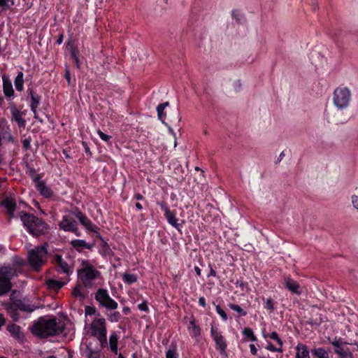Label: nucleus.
Segmentation results:
<instances>
[{
	"label": "nucleus",
	"mask_w": 358,
	"mask_h": 358,
	"mask_svg": "<svg viewBox=\"0 0 358 358\" xmlns=\"http://www.w3.org/2000/svg\"><path fill=\"white\" fill-rule=\"evenodd\" d=\"M63 329L64 324L57 322L55 318H40L31 328L33 334L43 338L57 335L62 333Z\"/></svg>",
	"instance_id": "f257e3e1"
},
{
	"label": "nucleus",
	"mask_w": 358,
	"mask_h": 358,
	"mask_svg": "<svg viewBox=\"0 0 358 358\" xmlns=\"http://www.w3.org/2000/svg\"><path fill=\"white\" fill-rule=\"evenodd\" d=\"M20 217L27 230L34 236L45 234L48 230L47 224L33 214L20 213Z\"/></svg>",
	"instance_id": "f03ea898"
},
{
	"label": "nucleus",
	"mask_w": 358,
	"mask_h": 358,
	"mask_svg": "<svg viewBox=\"0 0 358 358\" xmlns=\"http://www.w3.org/2000/svg\"><path fill=\"white\" fill-rule=\"evenodd\" d=\"M47 244L36 247L28 252V262L36 271H38L45 264L48 258Z\"/></svg>",
	"instance_id": "7ed1b4c3"
},
{
	"label": "nucleus",
	"mask_w": 358,
	"mask_h": 358,
	"mask_svg": "<svg viewBox=\"0 0 358 358\" xmlns=\"http://www.w3.org/2000/svg\"><path fill=\"white\" fill-rule=\"evenodd\" d=\"M17 275L15 268L13 266L0 267V296L6 294L11 289L10 280Z\"/></svg>",
	"instance_id": "20e7f679"
},
{
	"label": "nucleus",
	"mask_w": 358,
	"mask_h": 358,
	"mask_svg": "<svg viewBox=\"0 0 358 358\" xmlns=\"http://www.w3.org/2000/svg\"><path fill=\"white\" fill-rule=\"evenodd\" d=\"M100 273L92 266L87 265L78 271L79 280L85 287H90L94 280L99 277Z\"/></svg>",
	"instance_id": "39448f33"
},
{
	"label": "nucleus",
	"mask_w": 358,
	"mask_h": 358,
	"mask_svg": "<svg viewBox=\"0 0 358 358\" xmlns=\"http://www.w3.org/2000/svg\"><path fill=\"white\" fill-rule=\"evenodd\" d=\"M350 100V92L347 87H338L334 92V103L339 109L346 108Z\"/></svg>",
	"instance_id": "423d86ee"
},
{
	"label": "nucleus",
	"mask_w": 358,
	"mask_h": 358,
	"mask_svg": "<svg viewBox=\"0 0 358 358\" xmlns=\"http://www.w3.org/2000/svg\"><path fill=\"white\" fill-rule=\"evenodd\" d=\"M105 323L104 319L99 318L94 320L91 326L93 336L98 338L101 345L106 342V329Z\"/></svg>",
	"instance_id": "0eeeda50"
},
{
	"label": "nucleus",
	"mask_w": 358,
	"mask_h": 358,
	"mask_svg": "<svg viewBox=\"0 0 358 358\" xmlns=\"http://www.w3.org/2000/svg\"><path fill=\"white\" fill-rule=\"evenodd\" d=\"M331 343L336 348L334 350V352L339 355L341 358H347L348 357L352 358V354L349 351V349L345 350L342 345H350V343H348L345 341L341 338L335 337Z\"/></svg>",
	"instance_id": "6e6552de"
},
{
	"label": "nucleus",
	"mask_w": 358,
	"mask_h": 358,
	"mask_svg": "<svg viewBox=\"0 0 358 358\" xmlns=\"http://www.w3.org/2000/svg\"><path fill=\"white\" fill-rule=\"evenodd\" d=\"M211 336L216 344V348L218 350L222 355H226L227 343L217 328L211 327L210 330Z\"/></svg>",
	"instance_id": "1a4fd4ad"
},
{
	"label": "nucleus",
	"mask_w": 358,
	"mask_h": 358,
	"mask_svg": "<svg viewBox=\"0 0 358 358\" xmlns=\"http://www.w3.org/2000/svg\"><path fill=\"white\" fill-rule=\"evenodd\" d=\"M157 205H159L161 209L164 210V216L166 218L169 224H170L171 226H173L174 228H176L180 231V225L178 223V218H176L173 212L170 210L166 203L164 201H160L157 202Z\"/></svg>",
	"instance_id": "9d476101"
},
{
	"label": "nucleus",
	"mask_w": 358,
	"mask_h": 358,
	"mask_svg": "<svg viewBox=\"0 0 358 358\" xmlns=\"http://www.w3.org/2000/svg\"><path fill=\"white\" fill-rule=\"evenodd\" d=\"M59 228L65 231H71L79 236L76 222L70 216L64 215L59 224Z\"/></svg>",
	"instance_id": "9b49d317"
},
{
	"label": "nucleus",
	"mask_w": 358,
	"mask_h": 358,
	"mask_svg": "<svg viewBox=\"0 0 358 358\" xmlns=\"http://www.w3.org/2000/svg\"><path fill=\"white\" fill-rule=\"evenodd\" d=\"M95 298L101 306L108 309L112 308V299L109 296L107 290L103 289H98Z\"/></svg>",
	"instance_id": "f8f14e48"
},
{
	"label": "nucleus",
	"mask_w": 358,
	"mask_h": 358,
	"mask_svg": "<svg viewBox=\"0 0 358 358\" xmlns=\"http://www.w3.org/2000/svg\"><path fill=\"white\" fill-rule=\"evenodd\" d=\"M30 95L31 99L30 107L31 111L34 114V118L38 120L40 122H42L43 120L39 118L36 111V108H38L41 101V97L37 94L34 92L32 90H30Z\"/></svg>",
	"instance_id": "ddd939ff"
},
{
	"label": "nucleus",
	"mask_w": 358,
	"mask_h": 358,
	"mask_svg": "<svg viewBox=\"0 0 358 358\" xmlns=\"http://www.w3.org/2000/svg\"><path fill=\"white\" fill-rule=\"evenodd\" d=\"M285 286L293 294H296L297 295H300L301 294L299 282L292 278L285 279Z\"/></svg>",
	"instance_id": "4468645a"
},
{
	"label": "nucleus",
	"mask_w": 358,
	"mask_h": 358,
	"mask_svg": "<svg viewBox=\"0 0 358 358\" xmlns=\"http://www.w3.org/2000/svg\"><path fill=\"white\" fill-rule=\"evenodd\" d=\"M3 306L7 311V313L10 315V316L13 318V320L17 321L19 319V315L17 313V308L15 306V301H13L11 303H3Z\"/></svg>",
	"instance_id": "2eb2a0df"
},
{
	"label": "nucleus",
	"mask_w": 358,
	"mask_h": 358,
	"mask_svg": "<svg viewBox=\"0 0 358 358\" xmlns=\"http://www.w3.org/2000/svg\"><path fill=\"white\" fill-rule=\"evenodd\" d=\"M3 79V89L4 94L6 96L10 97L13 95L14 90L13 89L12 83L10 79L6 76H2Z\"/></svg>",
	"instance_id": "dca6fc26"
},
{
	"label": "nucleus",
	"mask_w": 358,
	"mask_h": 358,
	"mask_svg": "<svg viewBox=\"0 0 358 358\" xmlns=\"http://www.w3.org/2000/svg\"><path fill=\"white\" fill-rule=\"evenodd\" d=\"M36 186L37 190L45 197L52 196V191L45 185L44 182L38 180L36 182Z\"/></svg>",
	"instance_id": "f3484780"
},
{
	"label": "nucleus",
	"mask_w": 358,
	"mask_h": 358,
	"mask_svg": "<svg viewBox=\"0 0 358 358\" xmlns=\"http://www.w3.org/2000/svg\"><path fill=\"white\" fill-rule=\"evenodd\" d=\"M296 358H310L309 350L306 345L299 343L296 347Z\"/></svg>",
	"instance_id": "a211bd4d"
},
{
	"label": "nucleus",
	"mask_w": 358,
	"mask_h": 358,
	"mask_svg": "<svg viewBox=\"0 0 358 358\" xmlns=\"http://www.w3.org/2000/svg\"><path fill=\"white\" fill-rule=\"evenodd\" d=\"M77 217L80 220V223L87 229L90 231H95L96 227L92 223V222L85 217L83 213H78L76 215Z\"/></svg>",
	"instance_id": "6ab92c4d"
},
{
	"label": "nucleus",
	"mask_w": 358,
	"mask_h": 358,
	"mask_svg": "<svg viewBox=\"0 0 358 358\" xmlns=\"http://www.w3.org/2000/svg\"><path fill=\"white\" fill-rule=\"evenodd\" d=\"M55 262L62 272L66 274L69 273L70 268L68 264L62 258L61 256L55 255Z\"/></svg>",
	"instance_id": "aec40b11"
},
{
	"label": "nucleus",
	"mask_w": 358,
	"mask_h": 358,
	"mask_svg": "<svg viewBox=\"0 0 358 358\" xmlns=\"http://www.w3.org/2000/svg\"><path fill=\"white\" fill-rule=\"evenodd\" d=\"M15 306H17V309L22 311L31 313L34 311V308L33 306H31L28 303H27L24 300H15Z\"/></svg>",
	"instance_id": "412c9836"
},
{
	"label": "nucleus",
	"mask_w": 358,
	"mask_h": 358,
	"mask_svg": "<svg viewBox=\"0 0 358 358\" xmlns=\"http://www.w3.org/2000/svg\"><path fill=\"white\" fill-rule=\"evenodd\" d=\"M8 330L10 334L17 340L23 339V334L20 330V327L16 324H11L8 327Z\"/></svg>",
	"instance_id": "4be33fe9"
},
{
	"label": "nucleus",
	"mask_w": 358,
	"mask_h": 358,
	"mask_svg": "<svg viewBox=\"0 0 358 358\" xmlns=\"http://www.w3.org/2000/svg\"><path fill=\"white\" fill-rule=\"evenodd\" d=\"M2 204L6 208L9 215V218L10 219L13 217L14 216L13 213L16 207L15 202L10 199H6L3 201Z\"/></svg>",
	"instance_id": "5701e85b"
},
{
	"label": "nucleus",
	"mask_w": 358,
	"mask_h": 358,
	"mask_svg": "<svg viewBox=\"0 0 358 358\" xmlns=\"http://www.w3.org/2000/svg\"><path fill=\"white\" fill-rule=\"evenodd\" d=\"M12 112V119L14 120L19 125V127H24L25 124V121L22 118V113L15 108H13L11 110Z\"/></svg>",
	"instance_id": "b1692460"
},
{
	"label": "nucleus",
	"mask_w": 358,
	"mask_h": 358,
	"mask_svg": "<svg viewBox=\"0 0 358 358\" xmlns=\"http://www.w3.org/2000/svg\"><path fill=\"white\" fill-rule=\"evenodd\" d=\"M46 285L49 289L57 291L61 289L64 283L59 280L50 279L46 281Z\"/></svg>",
	"instance_id": "393cba45"
},
{
	"label": "nucleus",
	"mask_w": 358,
	"mask_h": 358,
	"mask_svg": "<svg viewBox=\"0 0 358 358\" xmlns=\"http://www.w3.org/2000/svg\"><path fill=\"white\" fill-rule=\"evenodd\" d=\"M311 353L317 358H329L328 352L323 348H317L313 349Z\"/></svg>",
	"instance_id": "a878e982"
},
{
	"label": "nucleus",
	"mask_w": 358,
	"mask_h": 358,
	"mask_svg": "<svg viewBox=\"0 0 358 358\" xmlns=\"http://www.w3.org/2000/svg\"><path fill=\"white\" fill-rule=\"evenodd\" d=\"M23 84H24L23 73L19 72L15 79V86L16 90L18 91H22L23 89Z\"/></svg>",
	"instance_id": "bb28decb"
},
{
	"label": "nucleus",
	"mask_w": 358,
	"mask_h": 358,
	"mask_svg": "<svg viewBox=\"0 0 358 358\" xmlns=\"http://www.w3.org/2000/svg\"><path fill=\"white\" fill-rule=\"evenodd\" d=\"M122 276L124 282L127 284H131L137 281V277L135 274L124 273Z\"/></svg>",
	"instance_id": "cd10ccee"
},
{
	"label": "nucleus",
	"mask_w": 358,
	"mask_h": 358,
	"mask_svg": "<svg viewBox=\"0 0 358 358\" xmlns=\"http://www.w3.org/2000/svg\"><path fill=\"white\" fill-rule=\"evenodd\" d=\"M86 355L88 358H99V352L97 350H94L89 345H87Z\"/></svg>",
	"instance_id": "c85d7f7f"
},
{
	"label": "nucleus",
	"mask_w": 358,
	"mask_h": 358,
	"mask_svg": "<svg viewBox=\"0 0 358 358\" xmlns=\"http://www.w3.org/2000/svg\"><path fill=\"white\" fill-rule=\"evenodd\" d=\"M71 245L78 249L80 248H90V245L87 243L85 241L83 240H74L71 241Z\"/></svg>",
	"instance_id": "c756f323"
},
{
	"label": "nucleus",
	"mask_w": 358,
	"mask_h": 358,
	"mask_svg": "<svg viewBox=\"0 0 358 358\" xmlns=\"http://www.w3.org/2000/svg\"><path fill=\"white\" fill-rule=\"evenodd\" d=\"M243 334L250 338L251 341H257V337L255 336L252 329L250 327H245L243 331Z\"/></svg>",
	"instance_id": "7c9ffc66"
},
{
	"label": "nucleus",
	"mask_w": 358,
	"mask_h": 358,
	"mask_svg": "<svg viewBox=\"0 0 358 358\" xmlns=\"http://www.w3.org/2000/svg\"><path fill=\"white\" fill-rule=\"evenodd\" d=\"M229 307L233 310L237 312L239 316H245L247 315V312L245 311L243 308H241L240 306L234 303H229Z\"/></svg>",
	"instance_id": "2f4dec72"
},
{
	"label": "nucleus",
	"mask_w": 358,
	"mask_h": 358,
	"mask_svg": "<svg viewBox=\"0 0 358 358\" xmlns=\"http://www.w3.org/2000/svg\"><path fill=\"white\" fill-rule=\"evenodd\" d=\"M264 337H268L272 340H274L277 342V343L279 345V346L282 347L283 343L282 341L279 337L278 333L276 331H273L271 334L266 335H264Z\"/></svg>",
	"instance_id": "473e14b6"
},
{
	"label": "nucleus",
	"mask_w": 358,
	"mask_h": 358,
	"mask_svg": "<svg viewBox=\"0 0 358 358\" xmlns=\"http://www.w3.org/2000/svg\"><path fill=\"white\" fill-rule=\"evenodd\" d=\"M169 102H165L163 103H160L157 106V115H158L159 119L162 120L163 114H164V110L165 108L167 106H169Z\"/></svg>",
	"instance_id": "72a5a7b5"
},
{
	"label": "nucleus",
	"mask_w": 358,
	"mask_h": 358,
	"mask_svg": "<svg viewBox=\"0 0 358 358\" xmlns=\"http://www.w3.org/2000/svg\"><path fill=\"white\" fill-rule=\"evenodd\" d=\"M73 295L80 299V300H83L85 298V294L81 292L80 285L76 286L73 289Z\"/></svg>",
	"instance_id": "f704fd0d"
},
{
	"label": "nucleus",
	"mask_w": 358,
	"mask_h": 358,
	"mask_svg": "<svg viewBox=\"0 0 358 358\" xmlns=\"http://www.w3.org/2000/svg\"><path fill=\"white\" fill-rule=\"evenodd\" d=\"M190 325L192 329V333L194 336H198L201 334L200 328L196 324V322L194 320L190 321Z\"/></svg>",
	"instance_id": "c9c22d12"
},
{
	"label": "nucleus",
	"mask_w": 358,
	"mask_h": 358,
	"mask_svg": "<svg viewBox=\"0 0 358 358\" xmlns=\"http://www.w3.org/2000/svg\"><path fill=\"white\" fill-rule=\"evenodd\" d=\"M9 141H13V136L9 133H4L2 136L0 134V145Z\"/></svg>",
	"instance_id": "e433bc0d"
},
{
	"label": "nucleus",
	"mask_w": 358,
	"mask_h": 358,
	"mask_svg": "<svg viewBox=\"0 0 358 358\" xmlns=\"http://www.w3.org/2000/svg\"><path fill=\"white\" fill-rule=\"evenodd\" d=\"M232 17L236 20L238 24L242 23V18L243 16L240 14L238 10H233L231 13Z\"/></svg>",
	"instance_id": "4c0bfd02"
},
{
	"label": "nucleus",
	"mask_w": 358,
	"mask_h": 358,
	"mask_svg": "<svg viewBox=\"0 0 358 358\" xmlns=\"http://www.w3.org/2000/svg\"><path fill=\"white\" fill-rule=\"evenodd\" d=\"M265 308L269 310L271 312L274 311V301L271 298H268L266 299Z\"/></svg>",
	"instance_id": "58836bf2"
},
{
	"label": "nucleus",
	"mask_w": 358,
	"mask_h": 358,
	"mask_svg": "<svg viewBox=\"0 0 358 358\" xmlns=\"http://www.w3.org/2000/svg\"><path fill=\"white\" fill-rule=\"evenodd\" d=\"M216 311L220 315V317L223 319V320L226 321L227 320V315L225 311L221 308L220 306H216Z\"/></svg>",
	"instance_id": "ea45409f"
},
{
	"label": "nucleus",
	"mask_w": 358,
	"mask_h": 358,
	"mask_svg": "<svg viewBox=\"0 0 358 358\" xmlns=\"http://www.w3.org/2000/svg\"><path fill=\"white\" fill-rule=\"evenodd\" d=\"M266 348L271 352H282V347L280 346V348H277L271 343H269Z\"/></svg>",
	"instance_id": "a19ab883"
},
{
	"label": "nucleus",
	"mask_w": 358,
	"mask_h": 358,
	"mask_svg": "<svg viewBox=\"0 0 358 358\" xmlns=\"http://www.w3.org/2000/svg\"><path fill=\"white\" fill-rule=\"evenodd\" d=\"M166 358H177L175 349H169L166 353Z\"/></svg>",
	"instance_id": "79ce46f5"
},
{
	"label": "nucleus",
	"mask_w": 358,
	"mask_h": 358,
	"mask_svg": "<svg viewBox=\"0 0 358 358\" xmlns=\"http://www.w3.org/2000/svg\"><path fill=\"white\" fill-rule=\"evenodd\" d=\"M117 354V336L113 334V355Z\"/></svg>",
	"instance_id": "37998d69"
},
{
	"label": "nucleus",
	"mask_w": 358,
	"mask_h": 358,
	"mask_svg": "<svg viewBox=\"0 0 358 358\" xmlns=\"http://www.w3.org/2000/svg\"><path fill=\"white\" fill-rule=\"evenodd\" d=\"M138 308L140 310L142 311H148V306L146 301H143V303L138 304Z\"/></svg>",
	"instance_id": "c03bdc74"
},
{
	"label": "nucleus",
	"mask_w": 358,
	"mask_h": 358,
	"mask_svg": "<svg viewBox=\"0 0 358 358\" xmlns=\"http://www.w3.org/2000/svg\"><path fill=\"white\" fill-rule=\"evenodd\" d=\"M31 138H27L23 140L22 144L24 149L28 150L30 148Z\"/></svg>",
	"instance_id": "a18cd8bd"
},
{
	"label": "nucleus",
	"mask_w": 358,
	"mask_h": 358,
	"mask_svg": "<svg viewBox=\"0 0 358 358\" xmlns=\"http://www.w3.org/2000/svg\"><path fill=\"white\" fill-rule=\"evenodd\" d=\"M98 134L101 138L105 141H108L110 138V136L109 135L105 134L100 130L98 131Z\"/></svg>",
	"instance_id": "49530a36"
},
{
	"label": "nucleus",
	"mask_w": 358,
	"mask_h": 358,
	"mask_svg": "<svg viewBox=\"0 0 358 358\" xmlns=\"http://www.w3.org/2000/svg\"><path fill=\"white\" fill-rule=\"evenodd\" d=\"M352 202L354 207L358 210V196L353 195L352 196Z\"/></svg>",
	"instance_id": "de8ad7c7"
},
{
	"label": "nucleus",
	"mask_w": 358,
	"mask_h": 358,
	"mask_svg": "<svg viewBox=\"0 0 358 358\" xmlns=\"http://www.w3.org/2000/svg\"><path fill=\"white\" fill-rule=\"evenodd\" d=\"M71 56L74 59L75 63L76 64V66L78 68H79V60L78 58V56L76 55V52L74 50H71Z\"/></svg>",
	"instance_id": "09e8293b"
},
{
	"label": "nucleus",
	"mask_w": 358,
	"mask_h": 358,
	"mask_svg": "<svg viewBox=\"0 0 358 358\" xmlns=\"http://www.w3.org/2000/svg\"><path fill=\"white\" fill-rule=\"evenodd\" d=\"M95 310L93 308H91L90 306L86 307L85 308V313L87 315H93L94 313Z\"/></svg>",
	"instance_id": "8fccbe9b"
},
{
	"label": "nucleus",
	"mask_w": 358,
	"mask_h": 358,
	"mask_svg": "<svg viewBox=\"0 0 358 358\" xmlns=\"http://www.w3.org/2000/svg\"><path fill=\"white\" fill-rule=\"evenodd\" d=\"M250 352L253 355H257V350L255 347V345L254 344H250Z\"/></svg>",
	"instance_id": "3c124183"
},
{
	"label": "nucleus",
	"mask_w": 358,
	"mask_h": 358,
	"mask_svg": "<svg viewBox=\"0 0 358 358\" xmlns=\"http://www.w3.org/2000/svg\"><path fill=\"white\" fill-rule=\"evenodd\" d=\"M199 303L202 307H206V299L203 296H201L199 299Z\"/></svg>",
	"instance_id": "603ef678"
},
{
	"label": "nucleus",
	"mask_w": 358,
	"mask_h": 358,
	"mask_svg": "<svg viewBox=\"0 0 358 358\" xmlns=\"http://www.w3.org/2000/svg\"><path fill=\"white\" fill-rule=\"evenodd\" d=\"M133 199H136L137 201L143 200L144 197L142 194L137 193L134 195Z\"/></svg>",
	"instance_id": "864d4df0"
},
{
	"label": "nucleus",
	"mask_w": 358,
	"mask_h": 358,
	"mask_svg": "<svg viewBox=\"0 0 358 358\" xmlns=\"http://www.w3.org/2000/svg\"><path fill=\"white\" fill-rule=\"evenodd\" d=\"M209 266H210V272H209V274L208 275V276H214V277H215L216 276L215 271L212 268L210 264L209 265Z\"/></svg>",
	"instance_id": "5fc2aeb1"
},
{
	"label": "nucleus",
	"mask_w": 358,
	"mask_h": 358,
	"mask_svg": "<svg viewBox=\"0 0 358 358\" xmlns=\"http://www.w3.org/2000/svg\"><path fill=\"white\" fill-rule=\"evenodd\" d=\"M120 313L117 311L113 312V320L117 321L120 319Z\"/></svg>",
	"instance_id": "6e6d98bb"
},
{
	"label": "nucleus",
	"mask_w": 358,
	"mask_h": 358,
	"mask_svg": "<svg viewBox=\"0 0 358 358\" xmlns=\"http://www.w3.org/2000/svg\"><path fill=\"white\" fill-rule=\"evenodd\" d=\"M194 271H195V272H196V275H199V276H200V275H201V268H200L199 267H198V266H195V267H194Z\"/></svg>",
	"instance_id": "4d7b16f0"
},
{
	"label": "nucleus",
	"mask_w": 358,
	"mask_h": 358,
	"mask_svg": "<svg viewBox=\"0 0 358 358\" xmlns=\"http://www.w3.org/2000/svg\"><path fill=\"white\" fill-rule=\"evenodd\" d=\"M284 156H285V153H284V152H282L280 154V155H279V157H278V159H277V161H276V163L280 162L282 159V158L284 157Z\"/></svg>",
	"instance_id": "13d9d810"
},
{
	"label": "nucleus",
	"mask_w": 358,
	"mask_h": 358,
	"mask_svg": "<svg viewBox=\"0 0 358 358\" xmlns=\"http://www.w3.org/2000/svg\"><path fill=\"white\" fill-rule=\"evenodd\" d=\"M135 207L138 210H141L143 209V206H142V205L139 202H136L135 203Z\"/></svg>",
	"instance_id": "bf43d9fd"
},
{
	"label": "nucleus",
	"mask_w": 358,
	"mask_h": 358,
	"mask_svg": "<svg viewBox=\"0 0 358 358\" xmlns=\"http://www.w3.org/2000/svg\"><path fill=\"white\" fill-rule=\"evenodd\" d=\"M236 284L238 285L241 287H243L244 285H245L247 284V282H245L243 280H240V281L238 280Z\"/></svg>",
	"instance_id": "052dcab7"
},
{
	"label": "nucleus",
	"mask_w": 358,
	"mask_h": 358,
	"mask_svg": "<svg viewBox=\"0 0 358 358\" xmlns=\"http://www.w3.org/2000/svg\"><path fill=\"white\" fill-rule=\"evenodd\" d=\"M122 310L125 315H127L128 313L130 311V310L128 307H124Z\"/></svg>",
	"instance_id": "680f3d73"
},
{
	"label": "nucleus",
	"mask_w": 358,
	"mask_h": 358,
	"mask_svg": "<svg viewBox=\"0 0 358 358\" xmlns=\"http://www.w3.org/2000/svg\"><path fill=\"white\" fill-rule=\"evenodd\" d=\"M8 0H0V6H3L6 4Z\"/></svg>",
	"instance_id": "e2e57ef3"
},
{
	"label": "nucleus",
	"mask_w": 358,
	"mask_h": 358,
	"mask_svg": "<svg viewBox=\"0 0 358 358\" xmlns=\"http://www.w3.org/2000/svg\"><path fill=\"white\" fill-rule=\"evenodd\" d=\"M66 78L68 80L69 84H70V74L69 72L66 73Z\"/></svg>",
	"instance_id": "0e129e2a"
},
{
	"label": "nucleus",
	"mask_w": 358,
	"mask_h": 358,
	"mask_svg": "<svg viewBox=\"0 0 358 358\" xmlns=\"http://www.w3.org/2000/svg\"><path fill=\"white\" fill-rule=\"evenodd\" d=\"M62 40H63V36H62V35H61V36H59V38H58V40H57V43H58L59 44L62 43Z\"/></svg>",
	"instance_id": "69168bd1"
},
{
	"label": "nucleus",
	"mask_w": 358,
	"mask_h": 358,
	"mask_svg": "<svg viewBox=\"0 0 358 358\" xmlns=\"http://www.w3.org/2000/svg\"><path fill=\"white\" fill-rule=\"evenodd\" d=\"M177 114H178V115H177V117H176V122H179L180 121V119H181V118H180V115H179L178 112H177Z\"/></svg>",
	"instance_id": "338daca9"
},
{
	"label": "nucleus",
	"mask_w": 358,
	"mask_h": 358,
	"mask_svg": "<svg viewBox=\"0 0 358 358\" xmlns=\"http://www.w3.org/2000/svg\"><path fill=\"white\" fill-rule=\"evenodd\" d=\"M117 308V303L113 301V310Z\"/></svg>",
	"instance_id": "774afa93"
}]
</instances>
